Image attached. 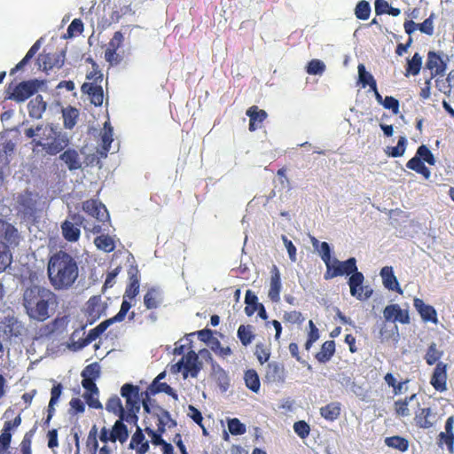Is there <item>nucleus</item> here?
<instances>
[{"mask_svg": "<svg viewBox=\"0 0 454 454\" xmlns=\"http://www.w3.org/2000/svg\"><path fill=\"white\" fill-rule=\"evenodd\" d=\"M58 304L57 294L43 286L33 284L23 291L22 305L33 320L43 322L50 318Z\"/></svg>", "mask_w": 454, "mask_h": 454, "instance_id": "nucleus-1", "label": "nucleus"}, {"mask_svg": "<svg viewBox=\"0 0 454 454\" xmlns=\"http://www.w3.org/2000/svg\"><path fill=\"white\" fill-rule=\"evenodd\" d=\"M47 275L54 290H69L74 286L79 277L78 263L70 254L59 251L49 259Z\"/></svg>", "mask_w": 454, "mask_h": 454, "instance_id": "nucleus-2", "label": "nucleus"}, {"mask_svg": "<svg viewBox=\"0 0 454 454\" xmlns=\"http://www.w3.org/2000/svg\"><path fill=\"white\" fill-rule=\"evenodd\" d=\"M84 218L80 215L68 216L61 224L63 237L69 242H76L81 235L80 227H83Z\"/></svg>", "mask_w": 454, "mask_h": 454, "instance_id": "nucleus-3", "label": "nucleus"}, {"mask_svg": "<svg viewBox=\"0 0 454 454\" xmlns=\"http://www.w3.org/2000/svg\"><path fill=\"white\" fill-rule=\"evenodd\" d=\"M40 84L36 79L21 82L15 86L9 98L18 103L24 102L38 90Z\"/></svg>", "mask_w": 454, "mask_h": 454, "instance_id": "nucleus-4", "label": "nucleus"}, {"mask_svg": "<svg viewBox=\"0 0 454 454\" xmlns=\"http://www.w3.org/2000/svg\"><path fill=\"white\" fill-rule=\"evenodd\" d=\"M19 208L27 215H34L38 210L40 197L37 192L25 191L17 197Z\"/></svg>", "mask_w": 454, "mask_h": 454, "instance_id": "nucleus-5", "label": "nucleus"}, {"mask_svg": "<svg viewBox=\"0 0 454 454\" xmlns=\"http://www.w3.org/2000/svg\"><path fill=\"white\" fill-rule=\"evenodd\" d=\"M121 395L126 401V408L128 411H140L139 401L141 394L139 387L130 383H126L121 387Z\"/></svg>", "mask_w": 454, "mask_h": 454, "instance_id": "nucleus-6", "label": "nucleus"}, {"mask_svg": "<svg viewBox=\"0 0 454 454\" xmlns=\"http://www.w3.org/2000/svg\"><path fill=\"white\" fill-rule=\"evenodd\" d=\"M59 160L64 162L70 172L82 170L83 168V158L75 149H67L59 155Z\"/></svg>", "mask_w": 454, "mask_h": 454, "instance_id": "nucleus-7", "label": "nucleus"}, {"mask_svg": "<svg viewBox=\"0 0 454 454\" xmlns=\"http://www.w3.org/2000/svg\"><path fill=\"white\" fill-rule=\"evenodd\" d=\"M69 137L67 132H62L57 127V132L54 133L52 140L47 142L46 153L51 155H56L63 151L69 144Z\"/></svg>", "mask_w": 454, "mask_h": 454, "instance_id": "nucleus-8", "label": "nucleus"}, {"mask_svg": "<svg viewBox=\"0 0 454 454\" xmlns=\"http://www.w3.org/2000/svg\"><path fill=\"white\" fill-rule=\"evenodd\" d=\"M285 368L278 362H270L265 366L264 379L269 383H283L285 381Z\"/></svg>", "mask_w": 454, "mask_h": 454, "instance_id": "nucleus-9", "label": "nucleus"}, {"mask_svg": "<svg viewBox=\"0 0 454 454\" xmlns=\"http://www.w3.org/2000/svg\"><path fill=\"white\" fill-rule=\"evenodd\" d=\"M183 358H184V378L186 379L189 374L192 378H196L202 368V363L199 360L198 354L191 350Z\"/></svg>", "mask_w": 454, "mask_h": 454, "instance_id": "nucleus-10", "label": "nucleus"}, {"mask_svg": "<svg viewBox=\"0 0 454 454\" xmlns=\"http://www.w3.org/2000/svg\"><path fill=\"white\" fill-rule=\"evenodd\" d=\"M83 209L90 215L95 217L98 222H105L109 219L108 211L104 204L96 200H88L83 203Z\"/></svg>", "mask_w": 454, "mask_h": 454, "instance_id": "nucleus-11", "label": "nucleus"}, {"mask_svg": "<svg viewBox=\"0 0 454 454\" xmlns=\"http://www.w3.org/2000/svg\"><path fill=\"white\" fill-rule=\"evenodd\" d=\"M447 364L439 362L434 368V373L431 378L430 383L437 391H444L446 387L447 380Z\"/></svg>", "mask_w": 454, "mask_h": 454, "instance_id": "nucleus-12", "label": "nucleus"}, {"mask_svg": "<svg viewBox=\"0 0 454 454\" xmlns=\"http://www.w3.org/2000/svg\"><path fill=\"white\" fill-rule=\"evenodd\" d=\"M164 301L163 292L160 287H151L144 296V304L147 309L159 308Z\"/></svg>", "mask_w": 454, "mask_h": 454, "instance_id": "nucleus-13", "label": "nucleus"}, {"mask_svg": "<svg viewBox=\"0 0 454 454\" xmlns=\"http://www.w3.org/2000/svg\"><path fill=\"white\" fill-rule=\"evenodd\" d=\"M380 276L383 280V285L388 290H395L399 294H402L403 291L399 286L396 277L394 275L393 268L389 266H385L380 270Z\"/></svg>", "mask_w": 454, "mask_h": 454, "instance_id": "nucleus-14", "label": "nucleus"}, {"mask_svg": "<svg viewBox=\"0 0 454 454\" xmlns=\"http://www.w3.org/2000/svg\"><path fill=\"white\" fill-rule=\"evenodd\" d=\"M46 107L47 104L43 101V97L37 95L35 98L30 100L27 105L29 116L36 120L41 119Z\"/></svg>", "mask_w": 454, "mask_h": 454, "instance_id": "nucleus-15", "label": "nucleus"}, {"mask_svg": "<svg viewBox=\"0 0 454 454\" xmlns=\"http://www.w3.org/2000/svg\"><path fill=\"white\" fill-rule=\"evenodd\" d=\"M212 377L217 382L222 392H226L230 386L227 372L217 364L212 363Z\"/></svg>", "mask_w": 454, "mask_h": 454, "instance_id": "nucleus-16", "label": "nucleus"}, {"mask_svg": "<svg viewBox=\"0 0 454 454\" xmlns=\"http://www.w3.org/2000/svg\"><path fill=\"white\" fill-rule=\"evenodd\" d=\"M272 275L270 278V287L269 290L268 296L273 301H279V294L281 290V280H280V273L276 266H273Z\"/></svg>", "mask_w": 454, "mask_h": 454, "instance_id": "nucleus-17", "label": "nucleus"}, {"mask_svg": "<svg viewBox=\"0 0 454 454\" xmlns=\"http://www.w3.org/2000/svg\"><path fill=\"white\" fill-rule=\"evenodd\" d=\"M351 274L352 275L348 280L350 294L352 296L356 297L358 300H362V293H359V291H364V286H362L364 275L357 271V270L353 271Z\"/></svg>", "mask_w": 454, "mask_h": 454, "instance_id": "nucleus-18", "label": "nucleus"}, {"mask_svg": "<svg viewBox=\"0 0 454 454\" xmlns=\"http://www.w3.org/2000/svg\"><path fill=\"white\" fill-rule=\"evenodd\" d=\"M124 419H119L116 420L110 433V441L114 442L119 440L124 442L129 437V431L127 426L123 423Z\"/></svg>", "mask_w": 454, "mask_h": 454, "instance_id": "nucleus-19", "label": "nucleus"}, {"mask_svg": "<svg viewBox=\"0 0 454 454\" xmlns=\"http://www.w3.org/2000/svg\"><path fill=\"white\" fill-rule=\"evenodd\" d=\"M427 67L430 70L435 69V75L442 74L445 72L446 63L434 51L428 52Z\"/></svg>", "mask_w": 454, "mask_h": 454, "instance_id": "nucleus-20", "label": "nucleus"}, {"mask_svg": "<svg viewBox=\"0 0 454 454\" xmlns=\"http://www.w3.org/2000/svg\"><path fill=\"white\" fill-rule=\"evenodd\" d=\"M340 413V403L337 402L331 403L320 409V414L325 419L333 421Z\"/></svg>", "mask_w": 454, "mask_h": 454, "instance_id": "nucleus-21", "label": "nucleus"}, {"mask_svg": "<svg viewBox=\"0 0 454 454\" xmlns=\"http://www.w3.org/2000/svg\"><path fill=\"white\" fill-rule=\"evenodd\" d=\"M334 352L335 342L333 340H327L322 345L321 350L316 355V357L318 362L326 363L331 359Z\"/></svg>", "mask_w": 454, "mask_h": 454, "instance_id": "nucleus-22", "label": "nucleus"}, {"mask_svg": "<svg viewBox=\"0 0 454 454\" xmlns=\"http://www.w3.org/2000/svg\"><path fill=\"white\" fill-rule=\"evenodd\" d=\"M114 322L112 320V318H109L107 320H105L104 322L100 323L97 327H95L94 329H91L89 333H88V336L84 341V344L82 345H80L79 346V348H82L84 345L86 344H89L90 343L91 341L95 340L97 338L99 337V335L101 333H103L106 329L107 327L114 324Z\"/></svg>", "mask_w": 454, "mask_h": 454, "instance_id": "nucleus-23", "label": "nucleus"}, {"mask_svg": "<svg viewBox=\"0 0 454 454\" xmlns=\"http://www.w3.org/2000/svg\"><path fill=\"white\" fill-rule=\"evenodd\" d=\"M106 409L107 411L117 415L119 419H124V408L120 397L117 395H113L108 399Z\"/></svg>", "mask_w": 454, "mask_h": 454, "instance_id": "nucleus-24", "label": "nucleus"}, {"mask_svg": "<svg viewBox=\"0 0 454 454\" xmlns=\"http://www.w3.org/2000/svg\"><path fill=\"white\" fill-rule=\"evenodd\" d=\"M94 244L98 249L106 253H110L114 250V240L109 235H99L94 239Z\"/></svg>", "mask_w": 454, "mask_h": 454, "instance_id": "nucleus-25", "label": "nucleus"}, {"mask_svg": "<svg viewBox=\"0 0 454 454\" xmlns=\"http://www.w3.org/2000/svg\"><path fill=\"white\" fill-rule=\"evenodd\" d=\"M380 335L382 341L393 340L397 342L399 339L398 327L395 324L389 325L385 324L380 331Z\"/></svg>", "mask_w": 454, "mask_h": 454, "instance_id": "nucleus-26", "label": "nucleus"}, {"mask_svg": "<svg viewBox=\"0 0 454 454\" xmlns=\"http://www.w3.org/2000/svg\"><path fill=\"white\" fill-rule=\"evenodd\" d=\"M113 135L114 131L112 127H109L108 129H106V130L103 131L101 135L102 148L98 150V153L100 155V157H106V153L110 150L111 144L114 141Z\"/></svg>", "mask_w": 454, "mask_h": 454, "instance_id": "nucleus-27", "label": "nucleus"}, {"mask_svg": "<svg viewBox=\"0 0 454 454\" xmlns=\"http://www.w3.org/2000/svg\"><path fill=\"white\" fill-rule=\"evenodd\" d=\"M246 386L254 393L260 390V380L254 370H247L244 376Z\"/></svg>", "mask_w": 454, "mask_h": 454, "instance_id": "nucleus-28", "label": "nucleus"}, {"mask_svg": "<svg viewBox=\"0 0 454 454\" xmlns=\"http://www.w3.org/2000/svg\"><path fill=\"white\" fill-rule=\"evenodd\" d=\"M422 65V56L419 53L416 52L411 59L407 60V67L405 75L408 76L410 74L417 75L419 74Z\"/></svg>", "mask_w": 454, "mask_h": 454, "instance_id": "nucleus-29", "label": "nucleus"}, {"mask_svg": "<svg viewBox=\"0 0 454 454\" xmlns=\"http://www.w3.org/2000/svg\"><path fill=\"white\" fill-rule=\"evenodd\" d=\"M358 77L359 82L363 87L370 86L371 90H375L376 81L373 76L366 71L365 67L363 64L358 65Z\"/></svg>", "mask_w": 454, "mask_h": 454, "instance_id": "nucleus-30", "label": "nucleus"}, {"mask_svg": "<svg viewBox=\"0 0 454 454\" xmlns=\"http://www.w3.org/2000/svg\"><path fill=\"white\" fill-rule=\"evenodd\" d=\"M12 256L7 245L0 241V272L4 271L12 263Z\"/></svg>", "mask_w": 454, "mask_h": 454, "instance_id": "nucleus-31", "label": "nucleus"}, {"mask_svg": "<svg viewBox=\"0 0 454 454\" xmlns=\"http://www.w3.org/2000/svg\"><path fill=\"white\" fill-rule=\"evenodd\" d=\"M385 443L391 448L405 451L409 447V441L401 436H391L385 439Z\"/></svg>", "mask_w": 454, "mask_h": 454, "instance_id": "nucleus-32", "label": "nucleus"}, {"mask_svg": "<svg viewBox=\"0 0 454 454\" xmlns=\"http://www.w3.org/2000/svg\"><path fill=\"white\" fill-rule=\"evenodd\" d=\"M442 355L443 352L437 348V346L434 342H432L427 348L425 360L427 364L433 365L442 357Z\"/></svg>", "mask_w": 454, "mask_h": 454, "instance_id": "nucleus-33", "label": "nucleus"}, {"mask_svg": "<svg viewBox=\"0 0 454 454\" xmlns=\"http://www.w3.org/2000/svg\"><path fill=\"white\" fill-rule=\"evenodd\" d=\"M252 329V325H241L238 329V337L244 346H247L252 342L254 338Z\"/></svg>", "mask_w": 454, "mask_h": 454, "instance_id": "nucleus-34", "label": "nucleus"}, {"mask_svg": "<svg viewBox=\"0 0 454 454\" xmlns=\"http://www.w3.org/2000/svg\"><path fill=\"white\" fill-rule=\"evenodd\" d=\"M371 7L367 1L362 0L358 2L355 9V14L359 20H367L370 16Z\"/></svg>", "mask_w": 454, "mask_h": 454, "instance_id": "nucleus-35", "label": "nucleus"}, {"mask_svg": "<svg viewBox=\"0 0 454 454\" xmlns=\"http://www.w3.org/2000/svg\"><path fill=\"white\" fill-rule=\"evenodd\" d=\"M407 139L405 137H400L397 145L394 147H387V153L392 157L403 156L405 152Z\"/></svg>", "mask_w": 454, "mask_h": 454, "instance_id": "nucleus-36", "label": "nucleus"}, {"mask_svg": "<svg viewBox=\"0 0 454 454\" xmlns=\"http://www.w3.org/2000/svg\"><path fill=\"white\" fill-rule=\"evenodd\" d=\"M82 377L96 380L100 376V367L94 363L87 365L82 372Z\"/></svg>", "mask_w": 454, "mask_h": 454, "instance_id": "nucleus-37", "label": "nucleus"}, {"mask_svg": "<svg viewBox=\"0 0 454 454\" xmlns=\"http://www.w3.org/2000/svg\"><path fill=\"white\" fill-rule=\"evenodd\" d=\"M138 292H139L138 278H137V276L132 275L130 277V284L127 287L123 296H124V298H129V300H132L133 298H135L137 295Z\"/></svg>", "mask_w": 454, "mask_h": 454, "instance_id": "nucleus-38", "label": "nucleus"}, {"mask_svg": "<svg viewBox=\"0 0 454 454\" xmlns=\"http://www.w3.org/2000/svg\"><path fill=\"white\" fill-rule=\"evenodd\" d=\"M148 391L151 395H155L157 393L164 392L167 395H173L174 389L168 385L167 383H158L153 382L150 387H148Z\"/></svg>", "mask_w": 454, "mask_h": 454, "instance_id": "nucleus-39", "label": "nucleus"}, {"mask_svg": "<svg viewBox=\"0 0 454 454\" xmlns=\"http://www.w3.org/2000/svg\"><path fill=\"white\" fill-rule=\"evenodd\" d=\"M90 100L96 106H100L103 104L104 91L100 84H98L92 92H90Z\"/></svg>", "mask_w": 454, "mask_h": 454, "instance_id": "nucleus-40", "label": "nucleus"}, {"mask_svg": "<svg viewBox=\"0 0 454 454\" xmlns=\"http://www.w3.org/2000/svg\"><path fill=\"white\" fill-rule=\"evenodd\" d=\"M228 429L231 434L239 435L246 432V427L238 419H231L228 420Z\"/></svg>", "mask_w": 454, "mask_h": 454, "instance_id": "nucleus-41", "label": "nucleus"}, {"mask_svg": "<svg viewBox=\"0 0 454 454\" xmlns=\"http://www.w3.org/2000/svg\"><path fill=\"white\" fill-rule=\"evenodd\" d=\"M435 15L434 13H431L429 18L426 19L421 24H418L419 29L421 33H424L428 35H432L434 34V19Z\"/></svg>", "mask_w": 454, "mask_h": 454, "instance_id": "nucleus-42", "label": "nucleus"}, {"mask_svg": "<svg viewBox=\"0 0 454 454\" xmlns=\"http://www.w3.org/2000/svg\"><path fill=\"white\" fill-rule=\"evenodd\" d=\"M78 116V112L76 109H70L68 111L63 112L64 118V125L67 129H72L76 123V117Z\"/></svg>", "mask_w": 454, "mask_h": 454, "instance_id": "nucleus-43", "label": "nucleus"}, {"mask_svg": "<svg viewBox=\"0 0 454 454\" xmlns=\"http://www.w3.org/2000/svg\"><path fill=\"white\" fill-rule=\"evenodd\" d=\"M128 299L129 298L123 297V301L121 302V309H120L119 312L114 317H111L114 323L121 322L124 319V317H126L129 309L131 308L132 305L128 301Z\"/></svg>", "mask_w": 454, "mask_h": 454, "instance_id": "nucleus-44", "label": "nucleus"}, {"mask_svg": "<svg viewBox=\"0 0 454 454\" xmlns=\"http://www.w3.org/2000/svg\"><path fill=\"white\" fill-rule=\"evenodd\" d=\"M325 69V66L323 61L319 59H312L307 67V72L309 74H321Z\"/></svg>", "mask_w": 454, "mask_h": 454, "instance_id": "nucleus-45", "label": "nucleus"}, {"mask_svg": "<svg viewBox=\"0 0 454 454\" xmlns=\"http://www.w3.org/2000/svg\"><path fill=\"white\" fill-rule=\"evenodd\" d=\"M254 355L258 361L262 364L269 360L270 352L262 343H257L255 346Z\"/></svg>", "mask_w": 454, "mask_h": 454, "instance_id": "nucleus-46", "label": "nucleus"}, {"mask_svg": "<svg viewBox=\"0 0 454 454\" xmlns=\"http://www.w3.org/2000/svg\"><path fill=\"white\" fill-rule=\"evenodd\" d=\"M419 426L423 428H430L434 426V421L431 419V409H422L421 413L419 417Z\"/></svg>", "mask_w": 454, "mask_h": 454, "instance_id": "nucleus-47", "label": "nucleus"}, {"mask_svg": "<svg viewBox=\"0 0 454 454\" xmlns=\"http://www.w3.org/2000/svg\"><path fill=\"white\" fill-rule=\"evenodd\" d=\"M453 427H454V417L450 416L447 419L446 423H445V433L449 434L448 448L450 452L453 451V444H454Z\"/></svg>", "mask_w": 454, "mask_h": 454, "instance_id": "nucleus-48", "label": "nucleus"}, {"mask_svg": "<svg viewBox=\"0 0 454 454\" xmlns=\"http://www.w3.org/2000/svg\"><path fill=\"white\" fill-rule=\"evenodd\" d=\"M417 155L423 159L426 162L430 165H434L435 163L434 157L431 151L426 145H420L417 150Z\"/></svg>", "mask_w": 454, "mask_h": 454, "instance_id": "nucleus-49", "label": "nucleus"}, {"mask_svg": "<svg viewBox=\"0 0 454 454\" xmlns=\"http://www.w3.org/2000/svg\"><path fill=\"white\" fill-rule=\"evenodd\" d=\"M340 268L342 271V275H349L353 271H356L357 270L356 258L351 257L345 262H341Z\"/></svg>", "mask_w": 454, "mask_h": 454, "instance_id": "nucleus-50", "label": "nucleus"}, {"mask_svg": "<svg viewBox=\"0 0 454 454\" xmlns=\"http://www.w3.org/2000/svg\"><path fill=\"white\" fill-rule=\"evenodd\" d=\"M419 314L424 321H432L434 323L437 322L436 311L430 305H426Z\"/></svg>", "mask_w": 454, "mask_h": 454, "instance_id": "nucleus-51", "label": "nucleus"}, {"mask_svg": "<svg viewBox=\"0 0 454 454\" xmlns=\"http://www.w3.org/2000/svg\"><path fill=\"white\" fill-rule=\"evenodd\" d=\"M294 430L301 438H305L309 434V426L304 420H300L294 423Z\"/></svg>", "mask_w": 454, "mask_h": 454, "instance_id": "nucleus-52", "label": "nucleus"}, {"mask_svg": "<svg viewBox=\"0 0 454 454\" xmlns=\"http://www.w3.org/2000/svg\"><path fill=\"white\" fill-rule=\"evenodd\" d=\"M382 106L387 109L392 110L393 114H395L399 113V101L391 96H387L384 98Z\"/></svg>", "mask_w": 454, "mask_h": 454, "instance_id": "nucleus-53", "label": "nucleus"}, {"mask_svg": "<svg viewBox=\"0 0 454 454\" xmlns=\"http://www.w3.org/2000/svg\"><path fill=\"white\" fill-rule=\"evenodd\" d=\"M247 114L249 118H252V115L255 118V121L262 122L266 117L267 113L264 110L258 109L257 106H251L247 111Z\"/></svg>", "mask_w": 454, "mask_h": 454, "instance_id": "nucleus-54", "label": "nucleus"}, {"mask_svg": "<svg viewBox=\"0 0 454 454\" xmlns=\"http://www.w3.org/2000/svg\"><path fill=\"white\" fill-rule=\"evenodd\" d=\"M64 59H65V52L62 51L60 53V55L58 56V59H55V61H52L51 60V58L47 55L45 57V59L43 60V64H44V68H47L48 67L50 68L53 67H61L64 64Z\"/></svg>", "mask_w": 454, "mask_h": 454, "instance_id": "nucleus-55", "label": "nucleus"}, {"mask_svg": "<svg viewBox=\"0 0 454 454\" xmlns=\"http://www.w3.org/2000/svg\"><path fill=\"white\" fill-rule=\"evenodd\" d=\"M396 312L397 304L387 305L383 310L384 318L394 324L395 322Z\"/></svg>", "mask_w": 454, "mask_h": 454, "instance_id": "nucleus-56", "label": "nucleus"}, {"mask_svg": "<svg viewBox=\"0 0 454 454\" xmlns=\"http://www.w3.org/2000/svg\"><path fill=\"white\" fill-rule=\"evenodd\" d=\"M82 396L85 398L86 403L90 407L95 409L103 408L102 403L98 400V395H96L95 394L92 393H84Z\"/></svg>", "mask_w": 454, "mask_h": 454, "instance_id": "nucleus-57", "label": "nucleus"}, {"mask_svg": "<svg viewBox=\"0 0 454 454\" xmlns=\"http://www.w3.org/2000/svg\"><path fill=\"white\" fill-rule=\"evenodd\" d=\"M284 320L292 324H300L303 321L301 313L296 310L286 312L284 314Z\"/></svg>", "mask_w": 454, "mask_h": 454, "instance_id": "nucleus-58", "label": "nucleus"}, {"mask_svg": "<svg viewBox=\"0 0 454 454\" xmlns=\"http://www.w3.org/2000/svg\"><path fill=\"white\" fill-rule=\"evenodd\" d=\"M83 30V23L80 19H74L67 27L68 37H72L74 33H82Z\"/></svg>", "mask_w": 454, "mask_h": 454, "instance_id": "nucleus-59", "label": "nucleus"}, {"mask_svg": "<svg viewBox=\"0 0 454 454\" xmlns=\"http://www.w3.org/2000/svg\"><path fill=\"white\" fill-rule=\"evenodd\" d=\"M57 132V126L51 123L48 124L43 129L42 133V140L44 142H51L54 136V133Z\"/></svg>", "mask_w": 454, "mask_h": 454, "instance_id": "nucleus-60", "label": "nucleus"}, {"mask_svg": "<svg viewBox=\"0 0 454 454\" xmlns=\"http://www.w3.org/2000/svg\"><path fill=\"white\" fill-rule=\"evenodd\" d=\"M82 386L83 387V388L86 389L85 393H92L95 394L96 395H98L99 391L95 383V380L87 378H82Z\"/></svg>", "mask_w": 454, "mask_h": 454, "instance_id": "nucleus-61", "label": "nucleus"}, {"mask_svg": "<svg viewBox=\"0 0 454 454\" xmlns=\"http://www.w3.org/2000/svg\"><path fill=\"white\" fill-rule=\"evenodd\" d=\"M396 413L402 417H408L411 415L408 409V403L404 400H398L395 403Z\"/></svg>", "mask_w": 454, "mask_h": 454, "instance_id": "nucleus-62", "label": "nucleus"}, {"mask_svg": "<svg viewBox=\"0 0 454 454\" xmlns=\"http://www.w3.org/2000/svg\"><path fill=\"white\" fill-rule=\"evenodd\" d=\"M324 262H328L331 258V247L327 242H322L317 250Z\"/></svg>", "mask_w": 454, "mask_h": 454, "instance_id": "nucleus-63", "label": "nucleus"}, {"mask_svg": "<svg viewBox=\"0 0 454 454\" xmlns=\"http://www.w3.org/2000/svg\"><path fill=\"white\" fill-rule=\"evenodd\" d=\"M283 243L288 252L289 258L292 262H296V248L292 243L291 240H289L286 236H282Z\"/></svg>", "mask_w": 454, "mask_h": 454, "instance_id": "nucleus-64", "label": "nucleus"}]
</instances>
